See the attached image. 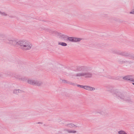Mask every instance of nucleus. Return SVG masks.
<instances>
[{
  "label": "nucleus",
  "mask_w": 134,
  "mask_h": 134,
  "mask_svg": "<svg viewBox=\"0 0 134 134\" xmlns=\"http://www.w3.org/2000/svg\"><path fill=\"white\" fill-rule=\"evenodd\" d=\"M77 86L81 88H84L85 89V86H83L81 85H78L77 84Z\"/></svg>",
  "instance_id": "4be33fe9"
},
{
  "label": "nucleus",
  "mask_w": 134,
  "mask_h": 134,
  "mask_svg": "<svg viewBox=\"0 0 134 134\" xmlns=\"http://www.w3.org/2000/svg\"><path fill=\"white\" fill-rule=\"evenodd\" d=\"M69 84L70 85H72L74 86H75L76 85H77L74 83H73V82H69Z\"/></svg>",
  "instance_id": "b1692460"
},
{
  "label": "nucleus",
  "mask_w": 134,
  "mask_h": 134,
  "mask_svg": "<svg viewBox=\"0 0 134 134\" xmlns=\"http://www.w3.org/2000/svg\"><path fill=\"white\" fill-rule=\"evenodd\" d=\"M64 131H66L68 133H76L77 132L76 131L74 130H70L68 129H64L63 130Z\"/></svg>",
  "instance_id": "2eb2a0df"
},
{
  "label": "nucleus",
  "mask_w": 134,
  "mask_h": 134,
  "mask_svg": "<svg viewBox=\"0 0 134 134\" xmlns=\"http://www.w3.org/2000/svg\"><path fill=\"white\" fill-rule=\"evenodd\" d=\"M18 46H20L21 49L24 50L30 49L32 46L28 41L26 40H22L18 42Z\"/></svg>",
  "instance_id": "7ed1b4c3"
},
{
  "label": "nucleus",
  "mask_w": 134,
  "mask_h": 134,
  "mask_svg": "<svg viewBox=\"0 0 134 134\" xmlns=\"http://www.w3.org/2000/svg\"><path fill=\"white\" fill-rule=\"evenodd\" d=\"M87 68L85 66H79L76 67V71H81V72L77 73L74 76L76 77H83L86 78H91L92 77V74L91 72L87 71Z\"/></svg>",
  "instance_id": "f257e3e1"
},
{
  "label": "nucleus",
  "mask_w": 134,
  "mask_h": 134,
  "mask_svg": "<svg viewBox=\"0 0 134 134\" xmlns=\"http://www.w3.org/2000/svg\"><path fill=\"white\" fill-rule=\"evenodd\" d=\"M118 62L120 64H124L126 63H127L129 64H130L131 63H132V62H130L129 61H124L123 60H119Z\"/></svg>",
  "instance_id": "dca6fc26"
},
{
  "label": "nucleus",
  "mask_w": 134,
  "mask_h": 134,
  "mask_svg": "<svg viewBox=\"0 0 134 134\" xmlns=\"http://www.w3.org/2000/svg\"><path fill=\"white\" fill-rule=\"evenodd\" d=\"M14 74L10 73L9 72H7V73H5V76H8L9 75L10 76H12L14 78V76H13V74Z\"/></svg>",
  "instance_id": "aec40b11"
},
{
  "label": "nucleus",
  "mask_w": 134,
  "mask_h": 134,
  "mask_svg": "<svg viewBox=\"0 0 134 134\" xmlns=\"http://www.w3.org/2000/svg\"><path fill=\"white\" fill-rule=\"evenodd\" d=\"M37 123V124H43V123H42V122H38V123Z\"/></svg>",
  "instance_id": "c85d7f7f"
},
{
  "label": "nucleus",
  "mask_w": 134,
  "mask_h": 134,
  "mask_svg": "<svg viewBox=\"0 0 134 134\" xmlns=\"http://www.w3.org/2000/svg\"><path fill=\"white\" fill-rule=\"evenodd\" d=\"M0 14H1L2 15L4 16H6L7 15V14H6L5 12H1V11H0Z\"/></svg>",
  "instance_id": "412c9836"
},
{
  "label": "nucleus",
  "mask_w": 134,
  "mask_h": 134,
  "mask_svg": "<svg viewBox=\"0 0 134 134\" xmlns=\"http://www.w3.org/2000/svg\"><path fill=\"white\" fill-rule=\"evenodd\" d=\"M108 91L115 95L118 98L123 99L124 101L129 103L132 102V100L129 97H125L124 95L118 89H115L113 86L109 87Z\"/></svg>",
  "instance_id": "f03ea898"
},
{
  "label": "nucleus",
  "mask_w": 134,
  "mask_h": 134,
  "mask_svg": "<svg viewBox=\"0 0 134 134\" xmlns=\"http://www.w3.org/2000/svg\"><path fill=\"white\" fill-rule=\"evenodd\" d=\"M9 17L10 18H13V17H14L13 16H9Z\"/></svg>",
  "instance_id": "cd10ccee"
},
{
  "label": "nucleus",
  "mask_w": 134,
  "mask_h": 134,
  "mask_svg": "<svg viewBox=\"0 0 134 134\" xmlns=\"http://www.w3.org/2000/svg\"><path fill=\"white\" fill-rule=\"evenodd\" d=\"M13 75L14 78H15L16 79H18L20 81H24L27 80V78L26 77H23L16 74H13Z\"/></svg>",
  "instance_id": "39448f33"
},
{
  "label": "nucleus",
  "mask_w": 134,
  "mask_h": 134,
  "mask_svg": "<svg viewBox=\"0 0 134 134\" xmlns=\"http://www.w3.org/2000/svg\"><path fill=\"white\" fill-rule=\"evenodd\" d=\"M23 92H24L23 91L20 89H15L13 91V93L16 94H18L19 93Z\"/></svg>",
  "instance_id": "9d476101"
},
{
  "label": "nucleus",
  "mask_w": 134,
  "mask_h": 134,
  "mask_svg": "<svg viewBox=\"0 0 134 134\" xmlns=\"http://www.w3.org/2000/svg\"><path fill=\"white\" fill-rule=\"evenodd\" d=\"M130 14H134V9L132 10V11L130 12Z\"/></svg>",
  "instance_id": "a878e982"
},
{
  "label": "nucleus",
  "mask_w": 134,
  "mask_h": 134,
  "mask_svg": "<svg viewBox=\"0 0 134 134\" xmlns=\"http://www.w3.org/2000/svg\"><path fill=\"white\" fill-rule=\"evenodd\" d=\"M82 39V38L73 37H70L68 38V40L72 42H79Z\"/></svg>",
  "instance_id": "423d86ee"
},
{
  "label": "nucleus",
  "mask_w": 134,
  "mask_h": 134,
  "mask_svg": "<svg viewBox=\"0 0 134 134\" xmlns=\"http://www.w3.org/2000/svg\"><path fill=\"white\" fill-rule=\"evenodd\" d=\"M5 42L9 44L18 46V42L13 38H12L11 39L10 38H7L5 40Z\"/></svg>",
  "instance_id": "20e7f679"
},
{
  "label": "nucleus",
  "mask_w": 134,
  "mask_h": 134,
  "mask_svg": "<svg viewBox=\"0 0 134 134\" xmlns=\"http://www.w3.org/2000/svg\"><path fill=\"white\" fill-rule=\"evenodd\" d=\"M42 82L41 81H35L34 85L40 86L42 84Z\"/></svg>",
  "instance_id": "4468645a"
},
{
  "label": "nucleus",
  "mask_w": 134,
  "mask_h": 134,
  "mask_svg": "<svg viewBox=\"0 0 134 134\" xmlns=\"http://www.w3.org/2000/svg\"><path fill=\"white\" fill-rule=\"evenodd\" d=\"M117 54L125 57H130V54L125 52H118Z\"/></svg>",
  "instance_id": "0eeeda50"
},
{
  "label": "nucleus",
  "mask_w": 134,
  "mask_h": 134,
  "mask_svg": "<svg viewBox=\"0 0 134 134\" xmlns=\"http://www.w3.org/2000/svg\"><path fill=\"white\" fill-rule=\"evenodd\" d=\"M59 34H59L58 36H61L62 38L64 40H67V39L68 40V38L69 37L65 35H62L60 33H59Z\"/></svg>",
  "instance_id": "9b49d317"
},
{
  "label": "nucleus",
  "mask_w": 134,
  "mask_h": 134,
  "mask_svg": "<svg viewBox=\"0 0 134 134\" xmlns=\"http://www.w3.org/2000/svg\"><path fill=\"white\" fill-rule=\"evenodd\" d=\"M85 89L90 91H92L95 90L94 88L93 87L89 86H85Z\"/></svg>",
  "instance_id": "ddd939ff"
},
{
  "label": "nucleus",
  "mask_w": 134,
  "mask_h": 134,
  "mask_svg": "<svg viewBox=\"0 0 134 134\" xmlns=\"http://www.w3.org/2000/svg\"><path fill=\"white\" fill-rule=\"evenodd\" d=\"M118 133L119 134H127L124 131L120 130L118 132Z\"/></svg>",
  "instance_id": "6ab92c4d"
},
{
  "label": "nucleus",
  "mask_w": 134,
  "mask_h": 134,
  "mask_svg": "<svg viewBox=\"0 0 134 134\" xmlns=\"http://www.w3.org/2000/svg\"><path fill=\"white\" fill-rule=\"evenodd\" d=\"M62 82L63 83H67L69 84V81L65 80H62Z\"/></svg>",
  "instance_id": "5701e85b"
},
{
  "label": "nucleus",
  "mask_w": 134,
  "mask_h": 134,
  "mask_svg": "<svg viewBox=\"0 0 134 134\" xmlns=\"http://www.w3.org/2000/svg\"><path fill=\"white\" fill-rule=\"evenodd\" d=\"M44 30L46 31H47V32H48L49 31V29H44Z\"/></svg>",
  "instance_id": "bb28decb"
},
{
  "label": "nucleus",
  "mask_w": 134,
  "mask_h": 134,
  "mask_svg": "<svg viewBox=\"0 0 134 134\" xmlns=\"http://www.w3.org/2000/svg\"><path fill=\"white\" fill-rule=\"evenodd\" d=\"M132 83L134 85V83Z\"/></svg>",
  "instance_id": "c756f323"
},
{
  "label": "nucleus",
  "mask_w": 134,
  "mask_h": 134,
  "mask_svg": "<svg viewBox=\"0 0 134 134\" xmlns=\"http://www.w3.org/2000/svg\"><path fill=\"white\" fill-rule=\"evenodd\" d=\"M58 44L64 46H65L67 45V44L64 42H59L58 43Z\"/></svg>",
  "instance_id": "a211bd4d"
},
{
  "label": "nucleus",
  "mask_w": 134,
  "mask_h": 134,
  "mask_svg": "<svg viewBox=\"0 0 134 134\" xmlns=\"http://www.w3.org/2000/svg\"><path fill=\"white\" fill-rule=\"evenodd\" d=\"M65 126L74 129H76L77 127V126L72 123L66 124L65 125Z\"/></svg>",
  "instance_id": "1a4fd4ad"
},
{
  "label": "nucleus",
  "mask_w": 134,
  "mask_h": 134,
  "mask_svg": "<svg viewBox=\"0 0 134 134\" xmlns=\"http://www.w3.org/2000/svg\"><path fill=\"white\" fill-rule=\"evenodd\" d=\"M132 77V76L131 75H127L124 77L123 79L127 80H130L134 82V79L131 77Z\"/></svg>",
  "instance_id": "6e6552de"
},
{
  "label": "nucleus",
  "mask_w": 134,
  "mask_h": 134,
  "mask_svg": "<svg viewBox=\"0 0 134 134\" xmlns=\"http://www.w3.org/2000/svg\"><path fill=\"white\" fill-rule=\"evenodd\" d=\"M65 74L67 76H69V75L71 76V75H72L69 72H65Z\"/></svg>",
  "instance_id": "393cba45"
},
{
  "label": "nucleus",
  "mask_w": 134,
  "mask_h": 134,
  "mask_svg": "<svg viewBox=\"0 0 134 134\" xmlns=\"http://www.w3.org/2000/svg\"><path fill=\"white\" fill-rule=\"evenodd\" d=\"M35 82V80H28L27 81V83L31 85H34Z\"/></svg>",
  "instance_id": "f3484780"
},
{
  "label": "nucleus",
  "mask_w": 134,
  "mask_h": 134,
  "mask_svg": "<svg viewBox=\"0 0 134 134\" xmlns=\"http://www.w3.org/2000/svg\"><path fill=\"white\" fill-rule=\"evenodd\" d=\"M48 32L52 34H54L55 36H59L60 34H59V33L57 32V31H53L52 30L49 29Z\"/></svg>",
  "instance_id": "f8f14e48"
}]
</instances>
